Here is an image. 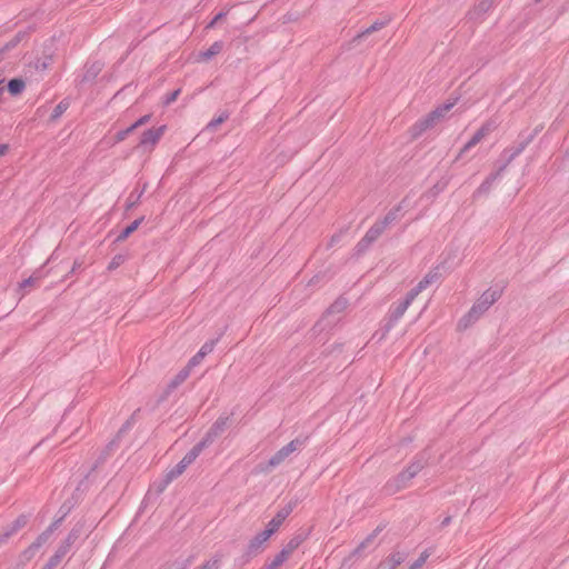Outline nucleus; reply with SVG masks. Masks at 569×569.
I'll list each match as a JSON object with an SVG mask.
<instances>
[{"instance_id": "1a4fd4ad", "label": "nucleus", "mask_w": 569, "mask_h": 569, "mask_svg": "<svg viewBox=\"0 0 569 569\" xmlns=\"http://www.w3.org/2000/svg\"><path fill=\"white\" fill-rule=\"evenodd\" d=\"M164 130V126L146 130L142 133L140 142L137 146V148L154 147L160 140V138L163 136Z\"/></svg>"}, {"instance_id": "473e14b6", "label": "nucleus", "mask_w": 569, "mask_h": 569, "mask_svg": "<svg viewBox=\"0 0 569 569\" xmlns=\"http://www.w3.org/2000/svg\"><path fill=\"white\" fill-rule=\"evenodd\" d=\"M52 63V54L44 53L42 58L37 59L34 62V68L40 71H44Z\"/></svg>"}, {"instance_id": "c03bdc74", "label": "nucleus", "mask_w": 569, "mask_h": 569, "mask_svg": "<svg viewBox=\"0 0 569 569\" xmlns=\"http://www.w3.org/2000/svg\"><path fill=\"white\" fill-rule=\"evenodd\" d=\"M429 555L425 551L420 555V557L410 566V569H419L423 566Z\"/></svg>"}, {"instance_id": "4c0bfd02", "label": "nucleus", "mask_w": 569, "mask_h": 569, "mask_svg": "<svg viewBox=\"0 0 569 569\" xmlns=\"http://www.w3.org/2000/svg\"><path fill=\"white\" fill-rule=\"evenodd\" d=\"M176 478H171L170 477V470L166 473L164 478L161 479L159 482H154L153 483V488L156 489V491L158 493H161L167 487L168 485L173 481Z\"/></svg>"}, {"instance_id": "6e6d98bb", "label": "nucleus", "mask_w": 569, "mask_h": 569, "mask_svg": "<svg viewBox=\"0 0 569 569\" xmlns=\"http://www.w3.org/2000/svg\"><path fill=\"white\" fill-rule=\"evenodd\" d=\"M8 146L7 144H0V157L4 156L8 151Z\"/></svg>"}, {"instance_id": "aec40b11", "label": "nucleus", "mask_w": 569, "mask_h": 569, "mask_svg": "<svg viewBox=\"0 0 569 569\" xmlns=\"http://www.w3.org/2000/svg\"><path fill=\"white\" fill-rule=\"evenodd\" d=\"M405 559L406 557L401 552H393L379 565V569H396Z\"/></svg>"}, {"instance_id": "423d86ee", "label": "nucleus", "mask_w": 569, "mask_h": 569, "mask_svg": "<svg viewBox=\"0 0 569 569\" xmlns=\"http://www.w3.org/2000/svg\"><path fill=\"white\" fill-rule=\"evenodd\" d=\"M302 445L300 439H293L288 445L279 449L268 461L269 468H274L282 463L292 452L298 450Z\"/></svg>"}, {"instance_id": "9d476101", "label": "nucleus", "mask_w": 569, "mask_h": 569, "mask_svg": "<svg viewBox=\"0 0 569 569\" xmlns=\"http://www.w3.org/2000/svg\"><path fill=\"white\" fill-rule=\"evenodd\" d=\"M501 297V291L498 289L486 290L477 300L476 306L479 310L487 311Z\"/></svg>"}, {"instance_id": "c85d7f7f", "label": "nucleus", "mask_w": 569, "mask_h": 569, "mask_svg": "<svg viewBox=\"0 0 569 569\" xmlns=\"http://www.w3.org/2000/svg\"><path fill=\"white\" fill-rule=\"evenodd\" d=\"M101 68L102 67L99 62L92 63L90 67L87 68L82 81L83 82L93 81L97 78V76L100 73Z\"/></svg>"}, {"instance_id": "b1692460", "label": "nucleus", "mask_w": 569, "mask_h": 569, "mask_svg": "<svg viewBox=\"0 0 569 569\" xmlns=\"http://www.w3.org/2000/svg\"><path fill=\"white\" fill-rule=\"evenodd\" d=\"M143 217L136 219L132 221L129 226H127L117 237V241H123L126 240L133 231L138 229L140 223L142 222Z\"/></svg>"}, {"instance_id": "ddd939ff", "label": "nucleus", "mask_w": 569, "mask_h": 569, "mask_svg": "<svg viewBox=\"0 0 569 569\" xmlns=\"http://www.w3.org/2000/svg\"><path fill=\"white\" fill-rule=\"evenodd\" d=\"M410 480L411 479L407 476V473L402 471L397 477L387 482L386 489L388 490L389 493H396L403 489L405 487H407Z\"/></svg>"}, {"instance_id": "412c9836", "label": "nucleus", "mask_w": 569, "mask_h": 569, "mask_svg": "<svg viewBox=\"0 0 569 569\" xmlns=\"http://www.w3.org/2000/svg\"><path fill=\"white\" fill-rule=\"evenodd\" d=\"M223 49V42L222 41H216L213 42L210 48L203 52H200L199 54V61H209L214 56L219 54Z\"/></svg>"}, {"instance_id": "603ef678", "label": "nucleus", "mask_w": 569, "mask_h": 569, "mask_svg": "<svg viewBox=\"0 0 569 569\" xmlns=\"http://www.w3.org/2000/svg\"><path fill=\"white\" fill-rule=\"evenodd\" d=\"M191 562H192V559H191V558H188V559H187V560H184L183 562L178 563V565L176 566V568H174V569H188V568H189V566L191 565Z\"/></svg>"}, {"instance_id": "4be33fe9", "label": "nucleus", "mask_w": 569, "mask_h": 569, "mask_svg": "<svg viewBox=\"0 0 569 569\" xmlns=\"http://www.w3.org/2000/svg\"><path fill=\"white\" fill-rule=\"evenodd\" d=\"M380 531V528L378 527L376 530H373L351 553L352 556H360L362 551L368 548L370 545L373 543L375 539L378 536V532Z\"/></svg>"}, {"instance_id": "bb28decb", "label": "nucleus", "mask_w": 569, "mask_h": 569, "mask_svg": "<svg viewBox=\"0 0 569 569\" xmlns=\"http://www.w3.org/2000/svg\"><path fill=\"white\" fill-rule=\"evenodd\" d=\"M288 551L283 549L273 558V560L264 566L263 569H278L284 561L289 559Z\"/></svg>"}, {"instance_id": "20e7f679", "label": "nucleus", "mask_w": 569, "mask_h": 569, "mask_svg": "<svg viewBox=\"0 0 569 569\" xmlns=\"http://www.w3.org/2000/svg\"><path fill=\"white\" fill-rule=\"evenodd\" d=\"M230 425L229 416L219 417L204 435L199 443H203V448L209 447L218 437H220Z\"/></svg>"}, {"instance_id": "2f4dec72", "label": "nucleus", "mask_w": 569, "mask_h": 569, "mask_svg": "<svg viewBox=\"0 0 569 569\" xmlns=\"http://www.w3.org/2000/svg\"><path fill=\"white\" fill-rule=\"evenodd\" d=\"M401 204H398L393 209H391L382 220H380L381 223L387 228L390 223L395 222L398 219V212L401 210Z\"/></svg>"}, {"instance_id": "a211bd4d", "label": "nucleus", "mask_w": 569, "mask_h": 569, "mask_svg": "<svg viewBox=\"0 0 569 569\" xmlns=\"http://www.w3.org/2000/svg\"><path fill=\"white\" fill-rule=\"evenodd\" d=\"M389 20H378V21H375L370 27H368L366 30H363L362 32L358 33L352 40H351V43L352 44H356L358 43L362 38L373 33V32H377L379 30H381L383 27H386L388 24Z\"/></svg>"}, {"instance_id": "58836bf2", "label": "nucleus", "mask_w": 569, "mask_h": 569, "mask_svg": "<svg viewBox=\"0 0 569 569\" xmlns=\"http://www.w3.org/2000/svg\"><path fill=\"white\" fill-rule=\"evenodd\" d=\"M50 539V530H44L42 533H40L37 539L32 542V545L40 550V548L48 542Z\"/></svg>"}, {"instance_id": "f704fd0d", "label": "nucleus", "mask_w": 569, "mask_h": 569, "mask_svg": "<svg viewBox=\"0 0 569 569\" xmlns=\"http://www.w3.org/2000/svg\"><path fill=\"white\" fill-rule=\"evenodd\" d=\"M427 465V459L423 456L418 457L407 469L410 470L413 476L421 471Z\"/></svg>"}, {"instance_id": "f03ea898", "label": "nucleus", "mask_w": 569, "mask_h": 569, "mask_svg": "<svg viewBox=\"0 0 569 569\" xmlns=\"http://www.w3.org/2000/svg\"><path fill=\"white\" fill-rule=\"evenodd\" d=\"M81 533L82 526L78 523L68 533L67 538L61 542L54 555L44 565L43 569H54L61 562L63 557L70 551L72 545L79 539Z\"/></svg>"}, {"instance_id": "dca6fc26", "label": "nucleus", "mask_w": 569, "mask_h": 569, "mask_svg": "<svg viewBox=\"0 0 569 569\" xmlns=\"http://www.w3.org/2000/svg\"><path fill=\"white\" fill-rule=\"evenodd\" d=\"M483 313L485 311L479 310V308H477L475 303L472 308L469 310V312L459 321L458 327L460 329H467L470 325L477 321Z\"/></svg>"}, {"instance_id": "864d4df0", "label": "nucleus", "mask_w": 569, "mask_h": 569, "mask_svg": "<svg viewBox=\"0 0 569 569\" xmlns=\"http://www.w3.org/2000/svg\"><path fill=\"white\" fill-rule=\"evenodd\" d=\"M340 240V234H333L328 243V247L335 246Z\"/></svg>"}, {"instance_id": "7c9ffc66", "label": "nucleus", "mask_w": 569, "mask_h": 569, "mask_svg": "<svg viewBox=\"0 0 569 569\" xmlns=\"http://www.w3.org/2000/svg\"><path fill=\"white\" fill-rule=\"evenodd\" d=\"M24 87H26L24 81L19 78L11 79L8 82V90L12 96L20 94L23 91Z\"/></svg>"}, {"instance_id": "6e6552de", "label": "nucleus", "mask_w": 569, "mask_h": 569, "mask_svg": "<svg viewBox=\"0 0 569 569\" xmlns=\"http://www.w3.org/2000/svg\"><path fill=\"white\" fill-rule=\"evenodd\" d=\"M416 297L417 296L413 295L412 291L410 290L407 293L406 299L395 308V310L390 315L388 323L386 325V332H388L392 328V326L405 315L406 310L416 299Z\"/></svg>"}, {"instance_id": "f8f14e48", "label": "nucleus", "mask_w": 569, "mask_h": 569, "mask_svg": "<svg viewBox=\"0 0 569 569\" xmlns=\"http://www.w3.org/2000/svg\"><path fill=\"white\" fill-rule=\"evenodd\" d=\"M28 522L26 515L19 516L11 525H9L2 533H0V546L13 536L17 531L23 528Z\"/></svg>"}, {"instance_id": "e2e57ef3", "label": "nucleus", "mask_w": 569, "mask_h": 569, "mask_svg": "<svg viewBox=\"0 0 569 569\" xmlns=\"http://www.w3.org/2000/svg\"><path fill=\"white\" fill-rule=\"evenodd\" d=\"M541 0H536V2H540Z\"/></svg>"}, {"instance_id": "5701e85b", "label": "nucleus", "mask_w": 569, "mask_h": 569, "mask_svg": "<svg viewBox=\"0 0 569 569\" xmlns=\"http://www.w3.org/2000/svg\"><path fill=\"white\" fill-rule=\"evenodd\" d=\"M348 307V300L346 298H338L327 310V316L342 313Z\"/></svg>"}, {"instance_id": "5fc2aeb1", "label": "nucleus", "mask_w": 569, "mask_h": 569, "mask_svg": "<svg viewBox=\"0 0 569 569\" xmlns=\"http://www.w3.org/2000/svg\"><path fill=\"white\" fill-rule=\"evenodd\" d=\"M369 246H367L366 243H362V239L359 241V243L357 244V249L359 252L363 251L365 249H367Z\"/></svg>"}, {"instance_id": "37998d69", "label": "nucleus", "mask_w": 569, "mask_h": 569, "mask_svg": "<svg viewBox=\"0 0 569 569\" xmlns=\"http://www.w3.org/2000/svg\"><path fill=\"white\" fill-rule=\"evenodd\" d=\"M214 345H216V340H211V341H208L206 342L199 350V352L206 357L207 355H209L213 348H214Z\"/></svg>"}, {"instance_id": "393cba45", "label": "nucleus", "mask_w": 569, "mask_h": 569, "mask_svg": "<svg viewBox=\"0 0 569 569\" xmlns=\"http://www.w3.org/2000/svg\"><path fill=\"white\" fill-rule=\"evenodd\" d=\"M190 375L189 368H183L180 370L174 378L170 381L168 385L169 390L176 389L178 386H180Z\"/></svg>"}, {"instance_id": "ea45409f", "label": "nucleus", "mask_w": 569, "mask_h": 569, "mask_svg": "<svg viewBox=\"0 0 569 569\" xmlns=\"http://www.w3.org/2000/svg\"><path fill=\"white\" fill-rule=\"evenodd\" d=\"M492 6V1L491 0H481L476 7H475V12L478 13V14H483L486 13Z\"/></svg>"}, {"instance_id": "a19ab883", "label": "nucleus", "mask_w": 569, "mask_h": 569, "mask_svg": "<svg viewBox=\"0 0 569 569\" xmlns=\"http://www.w3.org/2000/svg\"><path fill=\"white\" fill-rule=\"evenodd\" d=\"M220 561L221 558L216 556L197 569H218L220 566Z\"/></svg>"}, {"instance_id": "f3484780", "label": "nucleus", "mask_w": 569, "mask_h": 569, "mask_svg": "<svg viewBox=\"0 0 569 569\" xmlns=\"http://www.w3.org/2000/svg\"><path fill=\"white\" fill-rule=\"evenodd\" d=\"M435 124L430 121V119L426 116L425 118L418 120L410 129V134L412 139H417L420 137L426 130L433 128Z\"/></svg>"}, {"instance_id": "39448f33", "label": "nucleus", "mask_w": 569, "mask_h": 569, "mask_svg": "<svg viewBox=\"0 0 569 569\" xmlns=\"http://www.w3.org/2000/svg\"><path fill=\"white\" fill-rule=\"evenodd\" d=\"M203 443H197L190 451L186 453V456L181 459V461L170 469V477L171 478H178L181 476L188 466H190L197 457L202 452L203 450Z\"/></svg>"}, {"instance_id": "680f3d73", "label": "nucleus", "mask_w": 569, "mask_h": 569, "mask_svg": "<svg viewBox=\"0 0 569 569\" xmlns=\"http://www.w3.org/2000/svg\"><path fill=\"white\" fill-rule=\"evenodd\" d=\"M132 206H134V202H133V200H130L129 207H132Z\"/></svg>"}, {"instance_id": "a18cd8bd", "label": "nucleus", "mask_w": 569, "mask_h": 569, "mask_svg": "<svg viewBox=\"0 0 569 569\" xmlns=\"http://www.w3.org/2000/svg\"><path fill=\"white\" fill-rule=\"evenodd\" d=\"M134 129L130 126L126 130H121L116 134V141L120 142L127 138V136L132 132Z\"/></svg>"}, {"instance_id": "a878e982", "label": "nucleus", "mask_w": 569, "mask_h": 569, "mask_svg": "<svg viewBox=\"0 0 569 569\" xmlns=\"http://www.w3.org/2000/svg\"><path fill=\"white\" fill-rule=\"evenodd\" d=\"M40 279H41V276L34 273L33 276H31L28 279L20 282L18 290H19V292L22 291L21 297H23L27 293V291H24L26 289L36 287Z\"/></svg>"}, {"instance_id": "9b49d317", "label": "nucleus", "mask_w": 569, "mask_h": 569, "mask_svg": "<svg viewBox=\"0 0 569 569\" xmlns=\"http://www.w3.org/2000/svg\"><path fill=\"white\" fill-rule=\"evenodd\" d=\"M295 506V502H289L287 506L281 508L268 523V528L266 530H272V533H274L286 520V518L292 512Z\"/></svg>"}, {"instance_id": "13d9d810", "label": "nucleus", "mask_w": 569, "mask_h": 569, "mask_svg": "<svg viewBox=\"0 0 569 569\" xmlns=\"http://www.w3.org/2000/svg\"><path fill=\"white\" fill-rule=\"evenodd\" d=\"M319 279H320V277H319V276H315V277L310 280L309 284H315V283H317V282L319 281Z\"/></svg>"}, {"instance_id": "7ed1b4c3", "label": "nucleus", "mask_w": 569, "mask_h": 569, "mask_svg": "<svg viewBox=\"0 0 569 569\" xmlns=\"http://www.w3.org/2000/svg\"><path fill=\"white\" fill-rule=\"evenodd\" d=\"M272 530H263L254 536L248 543L241 559L243 562L250 561L253 557L259 555L262 550L263 543L271 537Z\"/></svg>"}, {"instance_id": "cd10ccee", "label": "nucleus", "mask_w": 569, "mask_h": 569, "mask_svg": "<svg viewBox=\"0 0 569 569\" xmlns=\"http://www.w3.org/2000/svg\"><path fill=\"white\" fill-rule=\"evenodd\" d=\"M23 37H24V33L19 32L10 41H8L2 48H0V60H2L3 54L6 52L16 48L19 44V42L22 40Z\"/></svg>"}, {"instance_id": "052dcab7", "label": "nucleus", "mask_w": 569, "mask_h": 569, "mask_svg": "<svg viewBox=\"0 0 569 569\" xmlns=\"http://www.w3.org/2000/svg\"><path fill=\"white\" fill-rule=\"evenodd\" d=\"M132 206H134V202H133V200H130L129 207H132Z\"/></svg>"}, {"instance_id": "c9c22d12", "label": "nucleus", "mask_w": 569, "mask_h": 569, "mask_svg": "<svg viewBox=\"0 0 569 569\" xmlns=\"http://www.w3.org/2000/svg\"><path fill=\"white\" fill-rule=\"evenodd\" d=\"M69 108V102L66 100L60 101L56 108L53 109V112L50 117L51 121H56L58 118L62 116V113Z\"/></svg>"}, {"instance_id": "6ab92c4d", "label": "nucleus", "mask_w": 569, "mask_h": 569, "mask_svg": "<svg viewBox=\"0 0 569 569\" xmlns=\"http://www.w3.org/2000/svg\"><path fill=\"white\" fill-rule=\"evenodd\" d=\"M439 279V273L435 270L428 272L425 278L419 281V283L411 289L412 293L418 296L422 290H425L428 286L433 283Z\"/></svg>"}, {"instance_id": "de8ad7c7", "label": "nucleus", "mask_w": 569, "mask_h": 569, "mask_svg": "<svg viewBox=\"0 0 569 569\" xmlns=\"http://www.w3.org/2000/svg\"><path fill=\"white\" fill-rule=\"evenodd\" d=\"M122 260H123V259H122V256H116V257L111 260V262L109 263L108 269H109V270H113V269L118 268V267L121 264Z\"/></svg>"}, {"instance_id": "2eb2a0df", "label": "nucleus", "mask_w": 569, "mask_h": 569, "mask_svg": "<svg viewBox=\"0 0 569 569\" xmlns=\"http://www.w3.org/2000/svg\"><path fill=\"white\" fill-rule=\"evenodd\" d=\"M386 230V227L380 221H377L365 234L362 238V243L370 246L375 242Z\"/></svg>"}, {"instance_id": "c756f323", "label": "nucleus", "mask_w": 569, "mask_h": 569, "mask_svg": "<svg viewBox=\"0 0 569 569\" xmlns=\"http://www.w3.org/2000/svg\"><path fill=\"white\" fill-rule=\"evenodd\" d=\"M306 536L302 533H299L291 538L289 542L283 547L284 551H288V555L291 556L292 552L305 541Z\"/></svg>"}, {"instance_id": "09e8293b", "label": "nucleus", "mask_w": 569, "mask_h": 569, "mask_svg": "<svg viewBox=\"0 0 569 569\" xmlns=\"http://www.w3.org/2000/svg\"><path fill=\"white\" fill-rule=\"evenodd\" d=\"M226 16L224 12H220L218 13L210 22L209 24L207 26V29H210V28H213L220 20L223 19V17Z\"/></svg>"}, {"instance_id": "e433bc0d", "label": "nucleus", "mask_w": 569, "mask_h": 569, "mask_svg": "<svg viewBox=\"0 0 569 569\" xmlns=\"http://www.w3.org/2000/svg\"><path fill=\"white\" fill-rule=\"evenodd\" d=\"M228 118H229V113L228 112H222L218 118L212 119L207 124L206 129L209 130V131H214L218 128V126L223 123Z\"/></svg>"}, {"instance_id": "49530a36", "label": "nucleus", "mask_w": 569, "mask_h": 569, "mask_svg": "<svg viewBox=\"0 0 569 569\" xmlns=\"http://www.w3.org/2000/svg\"><path fill=\"white\" fill-rule=\"evenodd\" d=\"M180 91H181L180 89H177L173 92H171L170 94H168L166 100H164V104H170L173 101H176L178 96L180 94Z\"/></svg>"}, {"instance_id": "72a5a7b5", "label": "nucleus", "mask_w": 569, "mask_h": 569, "mask_svg": "<svg viewBox=\"0 0 569 569\" xmlns=\"http://www.w3.org/2000/svg\"><path fill=\"white\" fill-rule=\"evenodd\" d=\"M38 549L31 543L26 550H23L20 555V562L24 565L29 562L37 553Z\"/></svg>"}, {"instance_id": "0eeeda50", "label": "nucleus", "mask_w": 569, "mask_h": 569, "mask_svg": "<svg viewBox=\"0 0 569 569\" xmlns=\"http://www.w3.org/2000/svg\"><path fill=\"white\" fill-rule=\"evenodd\" d=\"M496 127L497 126L495 121H486L473 134V137L462 147L458 154V158L461 157L463 153L468 152L475 146H477L483 138H486L490 132H492L496 129Z\"/></svg>"}, {"instance_id": "3c124183", "label": "nucleus", "mask_w": 569, "mask_h": 569, "mask_svg": "<svg viewBox=\"0 0 569 569\" xmlns=\"http://www.w3.org/2000/svg\"><path fill=\"white\" fill-rule=\"evenodd\" d=\"M62 517L53 521L46 530H50V536L53 533V531L59 527V525L62 521Z\"/></svg>"}, {"instance_id": "4468645a", "label": "nucleus", "mask_w": 569, "mask_h": 569, "mask_svg": "<svg viewBox=\"0 0 569 569\" xmlns=\"http://www.w3.org/2000/svg\"><path fill=\"white\" fill-rule=\"evenodd\" d=\"M456 101L447 102L427 114L430 121L436 126L453 108Z\"/></svg>"}, {"instance_id": "79ce46f5", "label": "nucleus", "mask_w": 569, "mask_h": 569, "mask_svg": "<svg viewBox=\"0 0 569 569\" xmlns=\"http://www.w3.org/2000/svg\"><path fill=\"white\" fill-rule=\"evenodd\" d=\"M203 356L198 351L188 362L187 367L186 368H189V371H191V369L196 366H198L202 360H203Z\"/></svg>"}, {"instance_id": "4d7b16f0", "label": "nucleus", "mask_w": 569, "mask_h": 569, "mask_svg": "<svg viewBox=\"0 0 569 569\" xmlns=\"http://www.w3.org/2000/svg\"><path fill=\"white\" fill-rule=\"evenodd\" d=\"M450 520H451V518H450V517L445 518V519L442 520V522H441V526H442V527L448 526V525L450 523Z\"/></svg>"}, {"instance_id": "bf43d9fd", "label": "nucleus", "mask_w": 569, "mask_h": 569, "mask_svg": "<svg viewBox=\"0 0 569 569\" xmlns=\"http://www.w3.org/2000/svg\"><path fill=\"white\" fill-rule=\"evenodd\" d=\"M405 473H407V476H408L410 479H412V478L415 477V476H413V473H412L410 470H408V469H406V470H405Z\"/></svg>"}, {"instance_id": "8fccbe9b", "label": "nucleus", "mask_w": 569, "mask_h": 569, "mask_svg": "<svg viewBox=\"0 0 569 569\" xmlns=\"http://www.w3.org/2000/svg\"><path fill=\"white\" fill-rule=\"evenodd\" d=\"M149 119H150V116H149V114L143 116V117H141L140 119H138V120H137V121H136L131 127H132L133 129H137V128H139L140 126H142V124L147 123V122L149 121Z\"/></svg>"}, {"instance_id": "f257e3e1", "label": "nucleus", "mask_w": 569, "mask_h": 569, "mask_svg": "<svg viewBox=\"0 0 569 569\" xmlns=\"http://www.w3.org/2000/svg\"><path fill=\"white\" fill-rule=\"evenodd\" d=\"M533 136L529 134L526 138H522L517 146L510 147L508 149H505L501 153L500 160L497 162V169L495 172L490 173L486 180L480 184L477 192L478 193H487L489 192L492 182L500 177V174L506 170V168L509 166V163L519 156L525 148L531 142Z\"/></svg>"}]
</instances>
